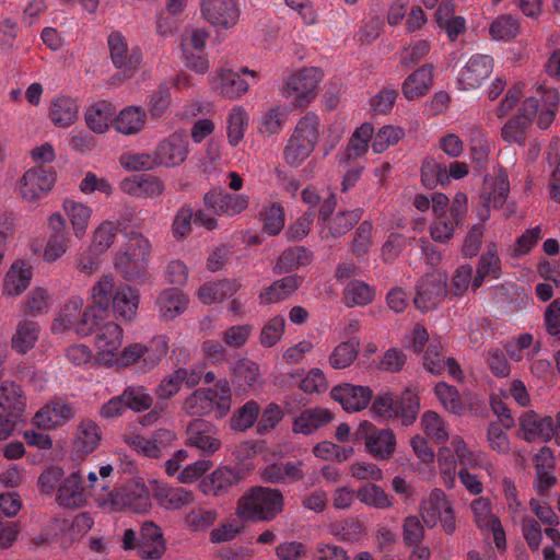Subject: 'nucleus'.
<instances>
[{"instance_id":"nucleus-1","label":"nucleus","mask_w":560,"mask_h":560,"mask_svg":"<svg viewBox=\"0 0 560 560\" xmlns=\"http://www.w3.org/2000/svg\"><path fill=\"white\" fill-rule=\"evenodd\" d=\"M284 499L279 489L254 487L240 498L236 514L247 522H270L283 510Z\"/></svg>"},{"instance_id":"nucleus-2","label":"nucleus","mask_w":560,"mask_h":560,"mask_svg":"<svg viewBox=\"0 0 560 560\" xmlns=\"http://www.w3.org/2000/svg\"><path fill=\"white\" fill-rule=\"evenodd\" d=\"M320 137V120L315 113H307L296 124L283 156L291 166H300L315 150Z\"/></svg>"},{"instance_id":"nucleus-3","label":"nucleus","mask_w":560,"mask_h":560,"mask_svg":"<svg viewBox=\"0 0 560 560\" xmlns=\"http://www.w3.org/2000/svg\"><path fill=\"white\" fill-rule=\"evenodd\" d=\"M151 243L141 233L130 232L128 244L124 250H118L114 259V268L127 281H136L147 273L145 264L151 254Z\"/></svg>"},{"instance_id":"nucleus-4","label":"nucleus","mask_w":560,"mask_h":560,"mask_svg":"<svg viewBox=\"0 0 560 560\" xmlns=\"http://www.w3.org/2000/svg\"><path fill=\"white\" fill-rule=\"evenodd\" d=\"M115 279L113 275H103L91 288L92 305L81 315L77 323L75 331L88 336L100 325L115 295Z\"/></svg>"},{"instance_id":"nucleus-5","label":"nucleus","mask_w":560,"mask_h":560,"mask_svg":"<svg viewBox=\"0 0 560 560\" xmlns=\"http://www.w3.org/2000/svg\"><path fill=\"white\" fill-rule=\"evenodd\" d=\"M323 72L315 67H305L289 75L281 88L284 98L291 100L294 108H306L316 97Z\"/></svg>"},{"instance_id":"nucleus-6","label":"nucleus","mask_w":560,"mask_h":560,"mask_svg":"<svg viewBox=\"0 0 560 560\" xmlns=\"http://www.w3.org/2000/svg\"><path fill=\"white\" fill-rule=\"evenodd\" d=\"M419 514L428 528H433L440 523L446 535H453L457 529L453 502L440 488L431 490L420 502Z\"/></svg>"},{"instance_id":"nucleus-7","label":"nucleus","mask_w":560,"mask_h":560,"mask_svg":"<svg viewBox=\"0 0 560 560\" xmlns=\"http://www.w3.org/2000/svg\"><path fill=\"white\" fill-rule=\"evenodd\" d=\"M168 342L165 337L158 336L148 343L129 345L120 352L118 362L122 366L136 365L142 373L152 371L167 354Z\"/></svg>"},{"instance_id":"nucleus-8","label":"nucleus","mask_w":560,"mask_h":560,"mask_svg":"<svg viewBox=\"0 0 560 560\" xmlns=\"http://www.w3.org/2000/svg\"><path fill=\"white\" fill-rule=\"evenodd\" d=\"M107 47L114 67L127 78H131L140 69L143 55L137 45H129L126 36L119 31H113L107 36Z\"/></svg>"},{"instance_id":"nucleus-9","label":"nucleus","mask_w":560,"mask_h":560,"mask_svg":"<svg viewBox=\"0 0 560 560\" xmlns=\"http://www.w3.org/2000/svg\"><path fill=\"white\" fill-rule=\"evenodd\" d=\"M185 434V445L194 447L207 456L213 455L222 446L217 425L201 418L190 421L186 427Z\"/></svg>"},{"instance_id":"nucleus-10","label":"nucleus","mask_w":560,"mask_h":560,"mask_svg":"<svg viewBox=\"0 0 560 560\" xmlns=\"http://www.w3.org/2000/svg\"><path fill=\"white\" fill-rule=\"evenodd\" d=\"M446 293V276L439 272L427 273L417 284L413 304L419 311L429 312L440 305L445 299Z\"/></svg>"},{"instance_id":"nucleus-11","label":"nucleus","mask_w":560,"mask_h":560,"mask_svg":"<svg viewBox=\"0 0 560 560\" xmlns=\"http://www.w3.org/2000/svg\"><path fill=\"white\" fill-rule=\"evenodd\" d=\"M56 182L50 168L35 166L27 170L18 184L19 196L25 201H36L47 195Z\"/></svg>"},{"instance_id":"nucleus-12","label":"nucleus","mask_w":560,"mask_h":560,"mask_svg":"<svg viewBox=\"0 0 560 560\" xmlns=\"http://www.w3.org/2000/svg\"><path fill=\"white\" fill-rule=\"evenodd\" d=\"M359 432L368 452L376 459L388 460L396 450V436L390 429H380L372 423H361Z\"/></svg>"},{"instance_id":"nucleus-13","label":"nucleus","mask_w":560,"mask_h":560,"mask_svg":"<svg viewBox=\"0 0 560 560\" xmlns=\"http://www.w3.org/2000/svg\"><path fill=\"white\" fill-rule=\"evenodd\" d=\"M112 505L115 510H129L133 513H147L152 504L150 491L144 483L129 482L110 493Z\"/></svg>"},{"instance_id":"nucleus-14","label":"nucleus","mask_w":560,"mask_h":560,"mask_svg":"<svg viewBox=\"0 0 560 560\" xmlns=\"http://www.w3.org/2000/svg\"><path fill=\"white\" fill-rule=\"evenodd\" d=\"M49 236L43 252V259L52 264L67 254L71 247V238L68 233L63 217L55 212L48 218Z\"/></svg>"},{"instance_id":"nucleus-15","label":"nucleus","mask_w":560,"mask_h":560,"mask_svg":"<svg viewBox=\"0 0 560 560\" xmlns=\"http://www.w3.org/2000/svg\"><path fill=\"white\" fill-rule=\"evenodd\" d=\"M176 440V434L168 429H158L150 438L139 434L127 436L125 442L138 454L148 458H160L163 452L171 447Z\"/></svg>"},{"instance_id":"nucleus-16","label":"nucleus","mask_w":560,"mask_h":560,"mask_svg":"<svg viewBox=\"0 0 560 560\" xmlns=\"http://www.w3.org/2000/svg\"><path fill=\"white\" fill-rule=\"evenodd\" d=\"M203 205L218 215L235 217L248 208L249 197L244 194L211 190L205 194Z\"/></svg>"},{"instance_id":"nucleus-17","label":"nucleus","mask_w":560,"mask_h":560,"mask_svg":"<svg viewBox=\"0 0 560 560\" xmlns=\"http://www.w3.org/2000/svg\"><path fill=\"white\" fill-rule=\"evenodd\" d=\"M372 396L373 392L370 387L349 383L335 386L330 390V397L348 412H358L365 409Z\"/></svg>"},{"instance_id":"nucleus-18","label":"nucleus","mask_w":560,"mask_h":560,"mask_svg":"<svg viewBox=\"0 0 560 560\" xmlns=\"http://www.w3.org/2000/svg\"><path fill=\"white\" fill-rule=\"evenodd\" d=\"M74 416L75 409L72 404L62 399H54L35 413L33 423L48 430L66 424Z\"/></svg>"},{"instance_id":"nucleus-19","label":"nucleus","mask_w":560,"mask_h":560,"mask_svg":"<svg viewBox=\"0 0 560 560\" xmlns=\"http://www.w3.org/2000/svg\"><path fill=\"white\" fill-rule=\"evenodd\" d=\"M493 60L486 55L472 56L458 75V84L463 90L479 88L491 74Z\"/></svg>"},{"instance_id":"nucleus-20","label":"nucleus","mask_w":560,"mask_h":560,"mask_svg":"<svg viewBox=\"0 0 560 560\" xmlns=\"http://www.w3.org/2000/svg\"><path fill=\"white\" fill-rule=\"evenodd\" d=\"M188 154V141L182 133L174 132L162 140L155 150L158 165L178 166L185 162Z\"/></svg>"},{"instance_id":"nucleus-21","label":"nucleus","mask_w":560,"mask_h":560,"mask_svg":"<svg viewBox=\"0 0 560 560\" xmlns=\"http://www.w3.org/2000/svg\"><path fill=\"white\" fill-rule=\"evenodd\" d=\"M166 551V542L160 526L145 521L140 529L139 556L144 560H159Z\"/></svg>"},{"instance_id":"nucleus-22","label":"nucleus","mask_w":560,"mask_h":560,"mask_svg":"<svg viewBox=\"0 0 560 560\" xmlns=\"http://www.w3.org/2000/svg\"><path fill=\"white\" fill-rule=\"evenodd\" d=\"M201 12L208 22L223 27H231L238 20L236 0H202Z\"/></svg>"},{"instance_id":"nucleus-23","label":"nucleus","mask_w":560,"mask_h":560,"mask_svg":"<svg viewBox=\"0 0 560 560\" xmlns=\"http://www.w3.org/2000/svg\"><path fill=\"white\" fill-rule=\"evenodd\" d=\"M520 425L523 438L527 442H534L536 440L547 442L550 441L555 434L553 419L549 416L540 417L532 410L525 411L520 417Z\"/></svg>"},{"instance_id":"nucleus-24","label":"nucleus","mask_w":560,"mask_h":560,"mask_svg":"<svg viewBox=\"0 0 560 560\" xmlns=\"http://www.w3.org/2000/svg\"><path fill=\"white\" fill-rule=\"evenodd\" d=\"M510 192V183L508 175L504 172H499L494 177L493 183L490 186L489 191L480 194L479 199L481 208L478 209V217L482 221L487 220L490 215V207L500 208L502 207Z\"/></svg>"},{"instance_id":"nucleus-25","label":"nucleus","mask_w":560,"mask_h":560,"mask_svg":"<svg viewBox=\"0 0 560 560\" xmlns=\"http://www.w3.org/2000/svg\"><path fill=\"white\" fill-rule=\"evenodd\" d=\"M56 502L60 506L77 509L86 503V492L82 487V476L80 472H72L65 478L56 494Z\"/></svg>"},{"instance_id":"nucleus-26","label":"nucleus","mask_w":560,"mask_h":560,"mask_svg":"<svg viewBox=\"0 0 560 560\" xmlns=\"http://www.w3.org/2000/svg\"><path fill=\"white\" fill-rule=\"evenodd\" d=\"M424 368L432 374L440 375L445 370L455 380H462L463 371L454 358H445L440 343H430L424 354Z\"/></svg>"},{"instance_id":"nucleus-27","label":"nucleus","mask_w":560,"mask_h":560,"mask_svg":"<svg viewBox=\"0 0 560 560\" xmlns=\"http://www.w3.org/2000/svg\"><path fill=\"white\" fill-rule=\"evenodd\" d=\"M302 282L303 278L298 275H290L276 280L259 293V303L261 305L279 303L292 295Z\"/></svg>"},{"instance_id":"nucleus-28","label":"nucleus","mask_w":560,"mask_h":560,"mask_svg":"<svg viewBox=\"0 0 560 560\" xmlns=\"http://www.w3.org/2000/svg\"><path fill=\"white\" fill-rule=\"evenodd\" d=\"M101 440L102 430L100 425L90 419H83L77 425L72 442L73 450L77 453L88 455L97 448Z\"/></svg>"},{"instance_id":"nucleus-29","label":"nucleus","mask_w":560,"mask_h":560,"mask_svg":"<svg viewBox=\"0 0 560 560\" xmlns=\"http://www.w3.org/2000/svg\"><path fill=\"white\" fill-rule=\"evenodd\" d=\"M432 83L433 66L423 65L405 79L401 91L407 100L412 101L427 94Z\"/></svg>"},{"instance_id":"nucleus-30","label":"nucleus","mask_w":560,"mask_h":560,"mask_svg":"<svg viewBox=\"0 0 560 560\" xmlns=\"http://www.w3.org/2000/svg\"><path fill=\"white\" fill-rule=\"evenodd\" d=\"M332 419L334 415L326 408L317 407L305 409L293 421L292 431L294 433L308 435L319 428L327 425Z\"/></svg>"},{"instance_id":"nucleus-31","label":"nucleus","mask_w":560,"mask_h":560,"mask_svg":"<svg viewBox=\"0 0 560 560\" xmlns=\"http://www.w3.org/2000/svg\"><path fill=\"white\" fill-rule=\"evenodd\" d=\"M26 406V398L20 385L11 381L0 384V416H20Z\"/></svg>"},{"instance_id":"nucleus-32","label":"nucleus","mask_w":560,"mask_h":560,"mask_svg":"<svg viewBox=\"0 0 560 560\" xmlns=\"http://www.w3.org/2000/svg\"><path fill=\"white\" fill-rule=\"evenodd\" d=\"M242 288L235 279H222L203 283L198 290L199 300L207 305L220 303L234 295Z\"/></svg>"},{"instance_id":"nucleus-33","label":"nucleus","mask_w":560,"mask_h":560,"mask_svg":"<svg viewBox=\"0 0 560 560\" xmlns=\"http://www.w3.org/2000/svg\"><path fill=\"white\" fill-rule=\"evenodd\" d=\"M39 334L38 323L30 319L20 320L11 337V348L19 354H25L36 346Z\"/></svg>"},{"instance_id":"nucleus-34","label":"nucleus","mask_w":560,"mask_h":560,"mask_svg":"<svg viewBox=\"0 0 560 560\" xmlns=\"http://www.w3.org/2000/svg\"><path fill=\"white\" fill-rule=\"evenodd\" d=\"M501 275V259L494 243L488 245L477 264L476 276L472 279V290L479 289L487 277L498 279Z\"/></svg>"},{"instance_id":"nucleus-35","label":"nucleus","mask_w":560,"mask_h":560,"mask_svg":"<svg viewBox=\"0 0 560 560\" xmlns=\"http://www.w3.org/2000/svg\"><path fill=\"white\" fill-rule=\"evenodd\" d=\"M238 481L240 475L236 470L226 466L220 467L201 482V489L208 495L218 497L228 492Z\"/></svg>"},{"instance_id":"nucleus-36","label":"nucleus","mask_w":560,"mask_h":560,"mask_svg":"<svg viewBox=\"0 0 560 560\" xmlns=\"http://www.w3.org/2000/svg\"><path fill=\"white\" fill-rule=\"evenodd\" d=\"M312 260V252L304 246L289 247L278 256L273 271L276 273L290 272L310 265Z\"/></svg>"},{"instance_id":"nucleus-37","label":"nucleus","mask_w":560,"mask_h":560,"mask_svg":"<svg viewBox=\"0 0 560 560\" xmlns=\"http://www.w3.org/2000/svg\"><path fill=\"white\" fill-rule=\"evenodd\" d=\"M374 128L371 124L364 122L352 133L346 151L339 156V163L347 164L351 160L362 156L368 151L369 141L372 139Z\"/></svg>"},{"instance_id":"nucleus-38","label":"nucleus","mask_w":560,"mask_h":560,"mask_svg":"<svg viewBox=\"0 0 560 560\" xmlns=\"http://www.w3.org/2000/svg\"><path fill=\"white\" fill-rule=\"evenodd\" d=\"M205 392L212 400V409L217 419H222L229 415L232 407V389L228 378L218 380L212 387H203Z\"/></svg>"},{"instance_id":"nucleus-39","label":"nucleus","mask_w":560,"mask_h":560,"mask_svg":"<svg viewBox=\"0 0 560 560\" xmlns=\"http://www.w3.org/2000/svg\"><path fill=\"white\" fill-rule=\"evenodd\" d=\"M155 498L166 510H179L195 501L192 491L182 487L160 486L155 490Z\"/></svg>"},{"instance_id":"nucleus-40","label":"nucleus","mask_w":560,"mask_h":560,"mask_svg":"<svg viewBox=\"0 0 560 560\" xmlns=\"http://www.w3.org/2000/svg\"><path fill=\"white\" fill-rule=\"evenodd\" d=\"M114 312L126 320H131L139 306V293L129 285H120L116 289L112 303Z\"/></svg>"},{"instance_id":"nucleus-41","label":"nucleus","mask_w":560,"mask_h":560,"mask_svg":"<svg viewBox=\"0 0 560 560\" xmlns=\"http://www.w3.org/2000/svg\"><path fill=\"white\" fill-rule=\"evenodd\" d=\"M145 119L147 113L143 108L128 106L118 114L115 120V128L122 135H135L143 129Z\"/></svg>"},{"instance_id":"nucleus-42","label":"nucleus","mask_w":560,"mask_h":560,"mask_svg":"<svg viewBox=\"0 0 560 560\" xmlns=\"http://www.w3.org/2000/svg\"><path fill=\"white\" fill-rule=\"evenodd\" d=\"M230 372L234 384L242 389L253 387L260 374L258 364L246 358H238L232 362L230 364Z\"/></svg>"},{"instance_id":"nucleus-43","label":"nucleus","mask_w":560,"mask_h":560,"mask_svg":"<svg viewBox=\"0 0 560 560\" xmlns=\"http://www.w3.org/2000/svg\"><path fill=\"white\" fill-rule=\"evenodd\" d=\"M375 288L361 280L350 281L342 292L343 302L348 307L365 306L375 299Z\"/></svg>"},{"instance_id":"nucleus-44","label":"nucleus","mask_w":560,"mask_h":560,"mask_svg":"<svg viewBox=\"0 0 560 560\" xmlns=\"http://www.w3.org/2000/svg\"><path fill=\"white\" fill-rule=\"evenodd\" d=\"M186 298L177 289H167L158 296L156 304L161 316L171 320L179 315L186 307Z\"/></svg>"},{"instance_id":"nucleus-45","label":"nucleus","mask_w":560,"mask_h":560,"mask_svg":"<svg viewBox=\"0 0 560 560\" xmlns=\"http://www.w3.org/2000/svg\"><path fill=\"white\" fill-rule=\"evenodd\" d=\"M215 89L224 97L234 100L247 92L248 84L241 78L240 73L232 70H220Z\"/></svg>"},{"instance_id":"nucleus-46","label":"nucleus","mask_w":560,"mask_h":560,"mask_svg":"<svg viewBox=\"0 0 560 560\" xmlns=\"http://www.w3.org/2000/svg\"><path fill=\"white\" fill-rule=\"evenodd\" d=\"M218 518V511L201 505L192 506L184 517L185 527L192 532H205L210 528Z\"/></svg>"},{"instance_id":"nucleus-47","label":"nucleus","mask_w":560,"mask_h":560,"mask_svg":"<svg viewBox=\"0 0 560 560\" xmlns=\"http://www.w3.org/2000/svg\"><path fill=\"white\" fill-rule=\"evenodd\" d=\"M63 208L72 224L73 234L79 240L83 238L90 222L92 210L90 207L73 200H66Z\"/></svg>"},{"instance_id":"nucleus-48","label":"nucleus","mask_w":560,"mask_h":560,"mask_svg":"<svg viewBox=\"0 0 560 560\" xmlns=\"http://www.w3.org/2000/svg\"><path fill=\"white\" fill-rule=\"evenodd\" d=\"M115 114V109L110 103L105 101L98 102L94 104L86 113H85V121L88 127L96 132L103 133L107 130L109 126V121L112 120Z\"/></svg>"},{"instance_id":"nucleus-49","label":"nucleus","mask_w":560,"mask_h":560,"mask_svg":"<svg viewBox=\"0 0 560 560\" xmlns=\"http://www.w3.org/2000/svg\"><path fill=\"white\" fill-rule=\"evenodd\" d=\"M49 116L51 121L59 127H68L78 118V106L70 97H60L52 102Z\"/></svg>"},{"instance_id":"nucleus-50","label":"nucleus","mask_w":560,"mask_h":560,"mask_svg":"<svg viewBox=\"0 0 560 560\" xmlns=\"http://www.w3.org/2000/svg\"><path fill=\"white\" fill-rule=\"evenodd\" d=\"M95 343L103 352L114 353L122 343V329L114 323L107 322L100 326Z\"/></svg>"},{"instance_id":"nucleus-51","label":"nucleus","mask_w":560,"mask_h":560,"mask_svg":"<svg viewBox=\"0 0 560 560\" xmlns=\"http://www.w3.org/2000/svg\"><path fill=\"white\" fill-rule=\"evenodd\" d=\"M357 498L363 504L374 509L386 510L394 505L393 497L375 483H365L359 488Z\"/></svg>"},{"instance_id":"nucleus-52","label":"nucleus","mask_w":560,"mask_h":560,"mask_svg":"<svg viewBox=\"0 0 560 560\" xmlns=\"http://www.w3.org/2000/svg\"><path fill=\"white\" fill-rule=\"evenodd\" d=\"M260 412L259 405L255 400L245 402L237 408L229 420L230 429L235 432H244L257 421Z\"/></svg>"},{"instance_id":"nucleus-53","label":"nucleus","mask_w":560,"mask_h":560,"mask_svg":"<svg viewBox=\"0 0 560 560\" xmlns=\"http://www.w3.org/2000/svg\"><path fill=\"white\" fill-rule=\"evenodd\" d=\"M521 30L520 19L511 14L499 15L489 27L491 37L495 40L509 42L515 38Z\"/></svg>"},{"instance_id":"nucleus-54","label":"nucleus","mask_w":560,"mask_h":560,"mask_svg":"<svg viewBox=\"0 0 560 560\" xmlns=\"http://www.w3.org/2000/svg\"><path fill=\"white\" fill-rule=\"evenodd\" d=\"M421 427L428 438L435 443H444L448 439V428L444 419L432 410H427L421 417Z\"/></svg>"},{"instance_id":"nucleus-55","label":"nucleus","mask_w":560,"mask_h":560,"mask_svg":"<svg viewBox=\"0 0 560 560\" xmlns=\"http://www.w3.org/2000/svg\"><path fill=\"white\" fill-rule=\"evenodd\" d=\"M32 272L30 268L18 267L12 265L7 272L3 283V293L8 296L21 294L30 285Z\"/></svg>"},{"instance_id":"nucleus-56","label":"nucleus","mask_w":560,"mask_h":560,"mask_svg":"<svg viewBox=\"0 0 560 560\" xmlns=\"http://www.w3.org/2000/svg\"><path fill=\"white\" fill-rule=\"evenodd\" d=\"M359 349L360 342L355 339L339 343L329 355L330 366L336 370L350 366L357 359Z\"/></svg>"},{"instance_id":"nucleus-57","label":"nucleus","mask_w":560,"mask_h":560,"mask_svg":"<svg viewBox=\"0 0 560 560\" xmlns=\"http://www.w3.org/2000/svg\"><path fill=\"white\" fill-rule=\"evenodd\" d=\"M211 401L205 388L201 387L194 390L185 398L182 410L189 417H205L213 411Z\"/></svg>"},{"instance_id":"nucleus-58","label":"nucleus","mask_w":560,"mask_h":560,"mask_svg":"<svg viewBox=\"0 0 560 560\" xmlns=\"http://www.w3.org/2000/svg\"><path fill=\"white\" fill-rule=\"evenodd\" d=\"M454 452L459 460V464L465 468H485L489 470L491 465L485 459L481 453H474L470 451L465 441L460 436H455L452 441Z\"/></svg>"},{"instance_id":"nucleus-59","label":"nucleus","mask_w":560,"mask_h":560,"mask_svg":"<svg viewBox=\"0 0 560 560\" xmlns=\"http://www.w3.org/2000/svg\"><path fill=\"white\" fill-rule=\"evenodd\" d=\"M118 224L112 221H103L93 232L90 246L102 255L114 244Z\"/></svg>"},{"instance_id":"nucleus-60","label":"nucleus","mask_w":560,"mask_h":560,"mask_svg":"<svg viewBox=\"0 0 560 560\" xmlns=\"http://www.w3.org/2000/svg\"><path fill=\"white\" fill-rule=\"evenodd\" d=\"M122 400L127 406V409H131L136 412H141L151 408L153 404V397L148 393L147 388L142 385H131L124 389L121 393Z\"/></svg>"},{"instance_id":"nucleus-61","label":"nucleus","mask_w":560,"mask_h":560,"mask_svg":"<svg viewBox=\"0 0 560 560\" xmlns=\"http://www.w3.org/2000/svg\"><path fill=\"white\" fill-rule=\"evenodd\" d=\"M248 116L244 108L236 106L232 108L228 117V139L232 147H236L244 138Z\"/></svg>"},{"instance_id":"nucleus-62","label":"nucleus","mask_w":560,"mask_h":560,"mask_svg":"<svg viewBox=\"0 0 560 560\" xmlns=\"http://www.w3.org/2000/svg\"><path fill=\"white\" fill-rule=\"evenodd\" d=\"M399 415L401 424L408 427L412 424L420 410V400L418 394L409 388L405 389L398 400Z\"/></svg>"},{"instance_id":"nucleus-63","label":"nucleus","mask_w":560,"mask_h":560,"mask_svg":"<svg viewBox=\"0 0 560 560\" xmlns=\"http://www.w3.org/2000/svg\"><path fill=\"white\" fill-rule=\"evenodd\" d=\"M420 514L409 515L402 520V541L406 546L421 545L425 538V527Z\"/></svg>"},{"instance_id":"nucleus-64","label":"nucleus","mask_w":560,"mask_h":560,"mask_svg":"<svg viewBox=\"0 0 560 560\" xmlns=\"http://www.w3.org/2000/svg\"><path fill=\"white\" fill-rule=\"evenodd\" d=\"M434 393L447 411L455 415H460L464 411L465 407L454 386L440 382L435 385Z\"/></svg>"}]
</instances>
